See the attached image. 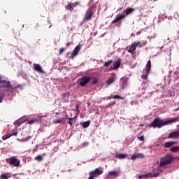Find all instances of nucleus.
Masks as SVG:
<instances>
[{"label": "nucleus", "instance_id": "4c0bfd02", "mask_svg": "<svg viewBox=\"0 0 179 179\" xmlns=\"http://www.w3.org/2000/svg\"><path fill=\"white\" fill-rule=\"evenodd\" d=\"M76 111H77V114H79V113H80V110H79V104H76Z\"/></svg>", "mask_w": 179, "mask_h": 179}, {"label": "nucleus", "instance_id": "1a4fd4ad", "mask_svg": "<svg viewBox=\"0 0 179 179\" xmlns=\"http://www.w3.org/2000/svg\"><path fill=\"white\" fill-rule=\"evenodd\" d=\"M127 85H128V78H124V77L120 79V84L121 89H125Z\"/></svg>", "mask_w": 179, "mask_h": 179}, {"label": "nucleus", "instance_id": "5fc2aeb1", "mask_svg": "<svg viewBox=\"0 0 179 179\" xmlns=\"http://www.w3.org/2000/svg\"><path fill=\"white\" fill-rule=\"evenodd\" d=\"M74 6H76V5H78V2H76L73 3Z\"/></svg>", "mask_w": 179, "mask_h": 179}, {"label": "nucleus", "instance_id": "052dcab7", "mask_svg": "<svg viewBox=\"0 0 179 179\" xmlns=\"http://www.w3.org/2000/svg\"><path fill=\"white\" fill-rule=\"evenodd\" d=\"M154 1H157V0H154Z\"/></svg>", "mask_w": 179, "mask_h": 179}, {"label": "nucleus", "instance_id": "7c9ffc66", "mask_svg": "<svg viewBox=\"0 0 179 179\" xmlns=\"http://www.w3.org/2000/svg\"><path fill=\"white\" fill-rule=\"evenodd\" d=\"M30 139V137H26L25 138H22V139H17V141H20V142H27V141H29Z\"/></svg>", "mask_w": 179, "mask_h": 179}, {"label": "nucleus", "instance_id": "ddd939ff", "mask_svg": "<svg viewBox=\"0 0 179 179\" xmlns=\"http://www.w3.org/2000/svg\"><path fill=\"white\" fill-rule=\"evenodd\" d=\"M81 46L80 45H78L73 50L71 53V57L73 58V57H76L78 55V53L79 51H80Z\"/></svg>", "mask_w": 179, "mask_h": 179}, {"label": "nucleus", "instance_id": "13d9d810", "mask_svg": "<svg viewBox=\"0 0 179 179\" xmlns=\"http://www.w3.org/2000/svg\"><path fill=\"white\" fill-rule=\"evenodd\" d=\"M143 125H145L144 124H141L140 127H143Z\"/></svg>", "mask_w": 179, "mask_h": 179}, {"label": "nucleus", "instance_id": "8fccbe9b", "mask_svg": "<svg viewBox=\"0 0 179 179\" xmlns=\"http://www.w3.org/2000/svg\"><path fill=\"white\" fill-rule=\"evenodd\" d=\"M69 125L72 126V120H69Z\"/></svg>", "mask_w": 179, "mask_h": 179}, {"label": "nucleus", "instance_id": "473e14b6", "mask_svg": "<svg viewBox=\"0 0 179 179\" xmlns=\"http://www.w3.org/2000/svg\"><path fill=\"white\" fill-rule=\"evenodd\" d=\"M62 97L64 98L66 97V99H69V92L63 94Z\"/></svg>", "mask_w": 179, "mask_h": 179}, {"label": "nucleus", "instance_id": "39448f33", "mask_svg": "<svg viewBox=\"0 0 179 179\" xmlns=\"http://www.w3.org/2000/svg\"><path fill=\"white\" fill-rule=\"evenodd\" d=\"M79 85L81 86V87H85L87 83H89L90 80H92V78L90 76H83L81 78L78 79Z\"/></svg>", "mask_w": 179, "mask_h": 179}, {"label": "nucleus", "instance_id": "2eb2a0df", "mask_svg": "<svg viewBox=\"0 0 179 179\" xmlns=\"http://www.w3.org/2000/svg\"><path fill=\"white\" fill-rule=\"evenodd\" d=\"M115 157H117V159H120V160H122L124 159H127L128 157V155L120 153V154H117L115 155Z\"/></svg>", "mask_w": 179, "mask_h": 179}, {"label": "nucleus", "instance_id": "a19ab883", "mask_svg": "<svg viewBox=\"0 0 179 179\" xmlns=\"http://www.w3.org/2000/svg\"><path fill=\"white\" fill-rule=\"evenodd\" d=\"M78 115H79V114L77 113V115L74 117H70V118H69V120H71L73 121V120L78 118Z\"/></svg>", "mask_w": 179, "mask_h": 179}, {"label": "nucleus", "instance_id": "4468645a", "mask_svg": "<svg viewBox=\"0 0 179 179\" xmlns=\"http://www.w3.org/2000/svg\"><path fill=\"white\" fill-rule=\"evenodd\" d=\"M145 156L142 153H138L131 156V160H136V159H143Z\"/></svg>", "mask_w": 179, "mask_h": 179}, {"label": "nucleus", "instance_id": "72a5a7b5", "mask_svg": "<svg viewBox=\"0 0 179 179\" xmlns=\"http://www.w3.org/2000/svg\"><path fill=\"white\" fill-rule=\"evenodd\" d=\"M152 176H153L152 173H148L144 174V176H145V177H152V178H153Z\"/></svg>", "mask_w": 179, "mask_h": 179}, {"label": "nucleus", "instance_id": "c03bdc74", "mask_svg": "<svg viewBox=\"0 0 179 179\" xmlns=\"http://www.w3.org/2000/svg\"><path fill=\"white\" fill-rule=\"evenodd\" d=\"M10 135H11V136H16L17 135V132L15 131L13 132L12 134H10Z\"/></svg>", "mask_w": 179, "mask_h": 179}, {"label": "nucleus", "instance_id": "6ab92c4d", "mask_svg": "<svg viewBox=\"0 0 179 179\" xmlns=\"http://www.w3.org/2000/svg\"><path fill=\"white\" fill-rule=\"evenodd\" d=\"M23 122H24V120H23V119H18L16 121L14 122V125H17V127H20V125H22V124H23Z\"/></svg>", "mask_w": 179, "mask_h": 179}, {"label": "nucleus", "instance_id": "0eeeda50", "mask_svg": "<svg viewBox=\"0 0 179 179\" xmlns=\"http://www.w3.org/2000/svg\"><path fill=\"white\" fill-rule=\"evenodd\" d=\"M8 163L14 167H17L20 164V160L17 159L15 157H12L8 159Z\"/></svg>", "mask_w": 179, "mask_h": 179}, {"label": "nucleus", "instance_id": "6e6552de", "mask_svg": "<svg viewBox=\"0 0 179 179\" xmlns=\"http://www.w3.org/2000/svg\"><path fill=\"white\" fill-rule=\"evenodd\" d=\"M141 44V42H136L133 44H131L128 50V52L130 54H134L135 52V50H136V47Z\"/></svg>", "mask_w": 179, "mask_h": 179}, {"label": "nucleus", "instance_id": "bb28decb", "mask_svg": "<svg viewBox=\"0 0 179 179\" xmlns=\"http://www.w3.org/2000/svg\"><path fill=\"white\" fill-rule=\"evenodd\" d=\"M38 120H37L36 119H32L31 120H28L27 121V124H29L30 125L33 124H36V122H37Z\"/></svg>", "mask_w": 179, "mask_h": 179}, {"label": "nucleus", "instance_id": "37998d69", "mask_svg": "<svg viewBox=\"0 0 179 179\" xmlns=\"http://www.w3.org/2000/svg\"><path fill=\"white\" fill-rule=\"evenodd\" d=\"M97 82H98L97 79L94 78V80L92 81V84L96 85V83H97Z\"/></svg>", "mask_w": 179, "mask_h": 179}, {"label": "nucleus", "instance_id": "2f4dec72", "mask_svg": "<svg viewBox=\"0 0 179 179\" xmlns=\"http://www.w3.org/2000/svg\"><path fill=\"white\" fill-rule=\"evenodd\" d=\"M35 160H37L38 162H41V160H43V157H41V155H38L35 157Z\"/></svg>", "mask_w": 179, "mask_h": 179}, {"label": "nucleus", "instance_id": "a211bd4d", "mask_svg": "<svg viewBox=\"0 0 179 179\" xmlns=\"http://www.w3.org/2000/svg\"><path fill=\"white\" fill-rule=\"evenodd\" d=\"M115 78L114 77L109 78L106 81V83L108 86H110L112 83H114Z\"/></svg>", "mask_w": 179, "mask_h": 179}, {"label": "nucleus", "instance_id": "f03ea898", "mask_svg": "<svg viewBox=\"0 0 179 179\" xmlns=\"http://www.w3.org/2000/svg\"><path fill=\"white\" fill-rule=\"evenodd\" d=\"M178 120L179 117L167 119L166 120H163L159 117H157L152 122V123L150 124V127H152L153 128H162V127H164V125H167V124L176 122V121H178Z\"/></svg>", "mask_w": 179, "mask_h": 179}, {"label": "nucleus", "instance_id": "09e8293b", "mask_svg": "<svg viewBox=\"0 0 179 179\" xmlns=\"http://www.w3.org/2000/svg\"><path fill=\"white\" fill-rule=\"evenodd\" d=\"M143 177H145V175H139L138 176L139 179L142 178Z\"/></svg>", "mask_w": 179, "mask_h": 179}, {"label": "nucleus", "instance_id": "864d4df0", "mask_svg": "<svg viewBox=\"0 0 179 179\" xmlns=\"http://www.w3.org/2000/svg\"><path fill=\"white\" fill-rule=\"evenodd\" d=\"M158 170H159L161 173H162V171H163V169H158Z\"/></svg>", "mask_w": 179, "mask_h": 179}, {"label": "nucleus", "instance_id": "f8f14e48", "mask_svg": "<svg viewBox=\"0 0 179 179\" xmlns=\"http://www.w3.org/2000/svg\"><path fill=\"white\" fill-rule=\"evenodd\" d=\"M122 19H125V14H121L116 16L115 19L112 21V24L114 23H117L120 22V20H122Z\"/></svg>", "mask_w": 179, "mask_h": 179}, {"label": "nucleus", "instance_id": "bf43d9fd", "mask_svg": "<svg viewBox=\"0 0 179 179\" xmlns=\"http://www.w3.org/2000/svg\"><path fill=\"white\" fill-rule=\"evenodd\" d=\"M131 106L134 105V101H131Z\"/></svg>", "mask_w": 179, "mask_h": 179}, {"label": "nucleus", "instance_id": "aec40b11", "mask_svg": "<svg viewBox=\"0 0 179 179\" xmlns=\"http://www.w3.org/2000/svg\"><path fill=\"white\" fill-rule=\"evenodd\" d=\"M54 124H64L65 122V118L60 117L59 119L54 120Z\"/></svg>", "mask_w": 179, "mask_h": 179}, {"label": "nucleus", "instance_id": "393cba45", "mask_svg": "<svg viewBox=\"0 0 179 179\" xmlns=\"http://www.w3.org/2000/svg\"><path fill=\"white\" fill-rule=\"evenodd\" d=\"M143 72L145 73V74H143L141 76L142 79H144L145 80H146V79H148V76H149V72L148 73V71H143Z\"/></svg>", "mask_w": 179, "mask_h": 179}, {"label": "nucleus", "instance_id": "6e6d98bb", "mask_svg": "<svg viewBox=\"0 0 179 179\" xmlns=\"http://www.w3.org/2000/svg\"><path fill=\"white\" fill-rule=\"evenodd\" d=\"M178 110H179V107L178 108L175 109L174 111H178Z\"/></svg>", "mask_w": 179, "mask_h": 179}, {"label": "nucleus", "instance_id": "9b49d317", "mask_svg": "<svg viewBox=\"0 0 179 179\" xmlns=\"http://www.w3.org/2000/svg\"><path fill=\"white\" fill-rule=\"evenodd\" d=\"M33 69L34 71H36V72H38L39 73H44V71L41 68V66H40L38 64L34 63L33 64Z\"/></svg>", "mask_w": 179, "mask_h": 179}, {"label": "nucleus", "instance_id": "412c9836", "mask_svg": "<svg viewBox=\"0 0 179 179\" xmlns=\"http://www.w3.org/2000/svg\"><path fill=\"white\" fill-rule=\"evenodd\" d=\"M80 124L81 127H83V128H87V127L90 125V121L88 120L86 122H80Z\"/></svg>", "mask_w": 179, "mask_h": 179}, {"label": "nucleus", "instance_id": "5701e85b", "mask_svg": "<svg viewBox=\"0 0 179 179\" xmlns=\"http://www.w3.org/2000/svg\"><path fill=\"white\" fill-rule=\"evenodd\" d=\"M120 65H121V62L117 61L114 63L113 67L111 69H117V68H120Z\"/></svg>", "mask_w": 179, "mask_h": 179}, {"label": "nucleus", "instance_id": "ea45409f", "mask_svg": "<svg viewBox=\"0 0 179 179\" xmlns=\"http://www.w3.org/2000/svg\"><path fill=\"white\" fill-rule=\"evenodd\" d=\"M138 139H139V141H143L145 140V137L143 136H138Z\"/></svg>", "mask_w": 179, "mask_h": 179}, {"label": "nucleus", "instance_id": "3c124183", "mask_svg": "<svg viewBox=\"0 0 179 179\" xmlns=\"http://www.w3.org/2000/svg\"><path fill=\"white\" fill-rule=\"evenodd\" d=\"M168 78H171V71H169V74L168 75Z\"/></svg>", "mask_w": 179, "mask_h": 179}, {"label": "nucleus", "instance_id": "f3484780", "mask_svg": "<svg viewBox=\"0 0 179 179\" xmlns=\"http://www.w3.org/2000/svg\"><path fill=\"white\" fill-rule=\"evenodd\" d=\"M134 10H135V9H134L132 8H126L125 10L123 11V13H124L126 15V16H128V15H131V13H132L134 12Z\"/></svg>", "mask_w": 179, "mask_h": 179}, {"label": "nucleus", "instance_id": "49530a36", "mask_svg": "<svg viewBox=\"0 0 179 179\" xmlns=\"http://www.w3.org/2000/svg\"><path fill=\"white\" fill-rule=\"evenodd\" d=\"M3 82V80H2V77L0 76V89Z\"/></svg>", "mask_w": 179, "mask_h": 179}, {"label": "nucleus", "instance_id": "c85d7f7f", "mask_svg": "<svg viewBox=\"0 0 179 179\" xmlns=\"http://www.w3.org/2000/svg\"><path fill=\"white\" fill-rule=\"evenodd\" d=\"M65 8L67 9V10H73V8L72 7V5L68 4L65 6Z\"/></svg>", "mask_w": 179, "mask_h": 179}, {"label": "nucleus", "instance_id": "603ef678", "mask_svg": "<svg viewBox=\"0 0 179 179\" xmlns=\"http://www.w3.org/2000/svg\"><path fill=\"white\" fill-rule=\"evenodd\" d=\"M176 159V160H179V157H173V159Z\"/></svg>", "mask_w": 179, "mask_h": 179}, {"label": "nucleus", "instance_id": "a18cd8bd", "mask_svg": "<svg viewBox=\"0 0 179 179\" xmlns=\"http://www.w3.org/2000/svg\"><path fill=\"white\" fill-rule=\"evenodd\" d=\"M174 75L176 76V77H175L176 79H177L179 76V73L177 71L174 73Z\"/></svg>", "mask_w": 179, "mask_h": 179}, {"label": "nucleus", "instance_id": "b1692460", "mask_svg": "<svg viewBox=\"0 0 179 179\" xmlns=\"http://www.w3.org/2000/svg\"><path fill=\"white\" fill-rule=\"evenodd\" d=\"M175 143L176 142H173V141L166 142L164 143V146L165 148H171V146H173V145H174Z\"/></svg>", "mask_w": 179, "mask_h": 179}, {"label": "nucleus", "instance_id": "58836bf2", "mask_svg": "<svg viewBox=\"0 0 179 179\" xmlns=\"http://www.w3.org/2000/svg\"><path fill=\"white\" fill-rule=\"evenodd\" d=\"M159 176H160V173L159 172L152 173V177H159Z\"/></svg>", "mask_w": 179, "mask_h": 179}, {"label": "nucleus", "instance_id": "a878e982", "mask_svg": "<svg viewBox=\"0 0 179 179\" xmlns=\"http://www.w3.org/2000/svg\"><path fill=\"white\" fill-rule=\"evenodd\" d=\"M179 150V147L176 146V147H172L171 148V152H173V153H176V152H178Z\"/></svg>", "mask_w": 179, "mask_h": 179}, {"label": "nucleus", "instance_id": "f704fd0d", "mask_svg": "<svg viewBox=\"0 0 179 179\" xmlns=\"http://www.w3.org/2000/svg\"><path fill=\"white\" fill-rule=\"evenodd\" d=\"M111 62H113V61L110 60V61H108L104 63V66H108L110 65V64H111Z\"/></svg>", "mask_w": 179, "mask_h": 179}, {"label": "nucleus", "instance_id": "79ce46f5", "mask_svg": "<svg viewBox=\"0 0 179 179\" xmlns=\"http://www.w3.org/2000/svg\"><path fill=\"white\" fill-rule=\"evenodd\" d=\"M65 51V49H64V48H62L59 49V54H62V52H64Z\"/></svg>", "mask_w": 179, "mask_h": 179}, {"label": "nucleus", "instance_id": "cd10ccee", "mask_svg": "<svg viewBox=\"0 0 179 179\" xmlns=\"http://www.w3.org/2000/svg\"><path fill=\"white\" fill-rule=\"evenodd\" d=\"M10 136H12V135H10V134H8L3 136L2 139H3V141H6V139H9V138H10Z\"/></svg>", "mask_w": 179, "mask_h": 179}, {"label": "nucleus", "instance_id": "c9c22d12", "mask_svg": "<svg viewBox=\"0 0 179 179\" xmlns=\"http://www.w3.org/2000/svg\"><path fill=\"white\" fill-rule=\"evenodd\" d=\"M5 94H0V103H2V100H3V96Z\"/></svg>", "mask_w": 179, "mask_h": 179}, {"label": "nucleus", "instance_id": "f257e3e1", "mask_svg": "<svg viewBox=\"0 0 179 179\" xmlns=\"http://www.w3.org/2000/svg\"><path fill=\"white\" fill-rule=\"evenodd\" d=\"M1 87L6 89L3 90V93H7V96L13 94V93L17 92V89H20V90H23V87L22 85L13 86L12 83H10V81L6 80H3V83L1 85Z\"/></svg>", "mask_w": 179, "mask_h": 179}, {"label": "nucleus", "instance_id": "de8ad7c7", "mask_svg": "<svg viewBox=\"0 0 179 179\" xmlns=\"http://www.w3.org/2000/svg\"><path fill=\"white\" fill-rule=\"evenodd\" d=\"M66 47H69V45H71V42H67L66 43Z\"/></svg>", "mask_w": 179, "mask_h": 179}, {"label": "nucleus", "instance_id": "20e7f679", "mask_svg": "<svg viewBox=\"0 0 179 179\" xmlns=\"http://www.w3.org/2000/svg\"><path fill=\"white\" fill-rule=\"evenodd\" d=\"M173 160H174V157L170 155H166L164 157L160 158L159 169L164 167L165 166H167V164H170V163H171Z\"/></svg>", "mask_w": 179, "mask_h": 179}, {"label": "nucleus", "instance_id": "dca6fc26", "mask_svg": "<svg viewBox=\"0 0 179 179\" xmlns=\"http://www.w3.org/2000/svg\"><path fill=\"white\" fill-rule=\"evenodd\" d=\"M145 69H144L143 71L145 72H150V68H152V62H150V60H148L146 66H145Z\"/></svg>", "mask_w": 179, "mask_h": 179}, {"label": "nucleus", "instance_id": "7ed1b4c3", "mask_svg": "<svg viewBox=\"0 0 179 179\" xmlns=\"http://www.w3.org/2000/svg\"><path fill=\"white\" fill-rule=\"evenodd\" d=\"M96 12V6H91L89 7V8L85 11V13L83 17L84 22H89L90 20H92V17H93V15H94V13Z\"/></svg>", "mask_w": 179, "mask_h": 179}, {"label": "nucleus", "instance_id": "e433bc0d", "mask_svg": "<svg viewBox=\"0 0 179 179\" xmlns=\"http://www.w3.org/2000/svg\"><path fill=\"white\" fill-rule=\"evenodd\" d=\"M1 179H8V176H6V174H2L1 176Z\"/></svg>", "mask_w": 179, "mask_h": 179}, {"label": "nucleus", "instance_id": "4d7b16f0", "mask_svg": "<svg viewBox=\"0 0 179 179\" xmlns=\"http://www.w3.org/2000/svg\"><path fill=\"white\" fill-rule=\"evenodd\" d=\"M83 145H87V143H83Z\"/></svg>", "mask_w": 179, "mask_h": 179}, {"label": "nucleus", "instance_id": "9d476101", "mask_svg": "<svg viewBox=\"0 0 179 179\" xmlns=\"http://www.w3.org/2000/svg\"><path fill=\"white\" fill-rule=\"evenodd\" d=\"M168 138L170 139H178L179 138V131H172L171 132Z\"/></svg>", "mask_w": 179, "mask_h": 179}, {"label": "nucleus", "instance_id": "423d86ee", "mask_svg": "<svg viewBox=\"0 0 179 179\" xmlns=\"http://www.w3.org/2000/svg\"><path fill=\"white\" fill-rule=\"evenodd\" d=\"M103 169L101 168H96L94 171H91L89 173V178L88 179H94L95 177H97L98 176H101V173H103Z\"/></svg>", "mask_w": 179, "mask_h": 179}, {"label": "nucleus", "instance_id": "4be33fe9", "mask_svg": "<svg viewBox=\"0 0 179 179\" xmlns=\"http://www.w3.org/2000/svg\"><path fill=\"white\" fill-rule=\"evenodd\" d=\"M108 174L113 177H118V171H110L108 172Z\"/></svg>", "mask_w": 179, "mask_h": 179}, {"label": "nucleus", "instance_id": "c756f323", "mask_svg": "<svg viewBox=\"0 0 179 179\" xmlns=\"http://www.w3.org/2000/svg\"><path fill=\"white\" fill-rule=\"evenodd\" d=\"M112 99H120L121 100H124V96H121L120 95H114L112 96Z\"/></svg>", "mask_w": 179, "mask_h": 179}]
</instances>
